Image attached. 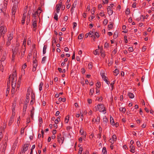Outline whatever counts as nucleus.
Instances as JSON below:
<instances>
[{
	"label": "nucleus",
	"mask_w": 154,
	"mask_h": 154,
	"mask_svg": "<svg viewBox=\"0 0 154 154\" xmlns=\"http://www.w3.org/2000/svg\"><path fill=\"white\" fill-rule=\"evenodd\" d=\"M83 148L82 147H81L79 149V152L78 153V154H82V152L83 151Z\"/></svg>",
	"instance_id": "cd10ccee"
},
{
	"label": "nucleus",
	"mask_w": 154,
	"mask_h": 154,
	"mask_svg": "<svg viewBox=\"0 0 154 154\" xmlns=\"http://www.w3.org/2000/svg\"><path fill=\"white\" fill-rule=\"evenodd\" d=\"M88 102L90 104L92 103V100L90 99H88Z\"/></svg>",
	"instance_id": "052dcab7"
},
{
	"label": "nucleus",
	"mask_w": 154,
	"mask_h": 154,
	"mask_svg": "<svg viewBox=\"0 0 154 154\" xmlns=\"http://www.w3.org/2000/svg\"><path fill=\"white\" fill-rule=\"evenodd\" d=\"M14 116L13 115L11 118L9 122V125H11V123L13 122V119H14Z\"/></svg>",
	"instance_id": "2eb2a0df"
},
{
	"label": "nucleus",
	"mask_w": 154,
	"mask_h": 154,
	"mask_svg": "<svg viewBox=\"0 0 154 154\" xmlns=\"http://www.w3.org/2000/svg\"><path fill=\"white\" fill-rule=\"evenodd\" d=\"M26 18V16L24 14H23V17L22 20V23L23 24L24 23L25 19Z\"/></svg>",
	"instance_id": "dca6fc26"
},
{
	"label": "nucleus",
	"mask_w": 154,
	"mask_h": 154,
	"mask_svg": "<svg viewBox=\"0 0 154 154\" xmlns=\"http://www.w3.org/2000/svg\"><path fill=\"white\" fill-rule=\"evenodd\" d=\"M20 82L19 81H18L17 82V90L18 89L19 87L20 86Z\"/></svg>",
	"instance_id": "72a5a7b5"
},
{
	"label": "nucleus",
	"mask_w": 154,
	"mask_h": 154,
	"mask_svg": "<svg viewBox=\"0 0 154 154\" xmlns=\"http://www.w3.org/2000/svg\"><path fill=\"white\" fill-rule=\"evenodd\" d=\"M5 60V57H2L1 58V62L4 61Z\"/></svg>",
	"instance_id": "69168bd1"
},
{
	"label": "nucleus",
	"mask_w": 154,
	"mask_h": 154,
	"mask_svg": "<svg viewBox=\"0 0 154 154\" xmlns=\"http://www.w3.org/2000/svg\"><path fill=\"white\" fill-rule=\"evenodd\" d=\"M130 148L131 149V152L133 153L134 152V150L135 149V147L133 145L131 144L130 146Z\"/></svg>",
	"instance_id": "ddd939ff"
},
{
	"label": "nucleus",
	"mask_w": 154,
	"mask_h": 154,
	"mask_svg": "<svg viewBox=\"0 0 154 154\" xmlns=\"http://www.w3.org/2000/svg\"><path fill=\"white\" fill-rule=\"evenodd\" d=\"M60 119L59 117L57 118V119H56L55 120V123L57 124L58 123V122L60 121Z\"/></svg>",
	"instance_id": "473e14b6"
},
{
	"label": "nucleus",
	"mask_w": 154,
	"mask_h": 154,
	"mask_svg": "<svg viewBox=\"0 0 154 154\" xmlns=\"http://www.w3.org/2000/svg\"><path fill=\"white\" fill-rule=\"evenodd\" d=\"M100 84L99 83L97 82L96 83V86L97 87H98V88H99L100 87Z\"/></svg>",
	"instance_id": "4d7b16f0"
},
{
	"label": "nucleus",
	"mask_w": 154,
	"mask_h": 154,
	"mask_svg": "<svg viewBox=\"0 0 154 154\" xmlns=\"http://www.w3.org/2000/svg\"><path fill=\"white\" fill-rule=\"evenodd\" d=\"M92 68V65H91V64L90 63L88 65V68L89 69H91Z\"/></svg>",
	"instance_id": "6e6d98bb"
},
{
	"label": "nucleus",
	"mask_w": 154,
	"mask_h": 154,
	"mask_svg": "<svg viewBox=\"0 0 154 154\" xmlns=\"http://www.w3.org/2000/svg\"><path fill=\"white\" fill-rule=\"evenodd\" d=\"M13 38V36L12 34L10 33L8 36V39L9 40H10V41H11V40Z\"/></svg>",
	"instance_id": "4be33fe9"
},
{
	"label": "nucleus",
	"mask_w": 154,
	"mask_h": 154,
	"mask_svg": "<svg viewBox=\"0 0 154 154\" xmlns=\"http://www.w3.org/2000/svg\"><path fill=\"white\" fill-rule=\"evenodd\" d=\"M61 135L60 134L59 135H58L57 137L58 141L59 143H60V138H61Z\"/></svg>",
	"instance_id": "4c0bfd02"
},
{
	"label": "nucleus",
	"mask_w": 154,
	"mask_h": 154,
	"mask_svg": "<svg viewBox=\"0 0 154 154\" xmlns=\"http://www.w3.org/2000/svg\"><path fill=\"white\" fill-rule=\"evenodd\" d=\"M3 65L2 64V63H0V69L2 72H3Z\"/></svg>",
	"instance_id": "393cba45"
},
{
	"label": "nucleus",
	"mask_w": 154,
	"mask_h": 154,
	"mask_svg": "<svg viewBox=\"0 0 154 154\" xmlns=\"http://www.w3.org/2000/svg\"><path fill=\"white\" fill-rule=\"evenodd\" d=\"M108 21L106 19H105L103 22V23L105 25H106Z\"/></svg>",
	"instance_id": "37998d69"
},
{
	"label": "nucleus",
	"mask_w": 154,
	"mask_h": 154,
	"mask_svg": "<svg viewBox=\"0 0 154 154\" xmlns=\"http://www.w3.org/2000/svg\"><path fill=\"white\" fill-rule=\"evenodd\" d=\"M115 83V81H113L110 84V85L111 86L112 90L113 89V85Z\"/></svg>",
	"instance_id": "a18cd8bd"
},
{
	"label": "nucleus",
	"mask_w": 154,
	"mask_h": 154,
	"mask_svg": "<svg viewBox=\"0 0 154 154\" xmlns=\"http://www.w3.org/2000/svg\"><path fill=\"white\" fill-rule=\"evenodd\" d=\"M24 128H22L21 131V134H23L24 132Z\"/></svg>",
	"instance_id": "338daca9"
},
{
	"label": "nucleus",
	"mask_w": 154,
	"mask_h": 154,
	"mask_svg": "<svg viewBox=\"0 0 154 154\" xmlns=\"http://www.w3.org/2000/svg\"><path fill=\"white\" fill-rule=\"evenodd\" d=\"M6 144H4L3 146V147L2 149H1L0 150V153H2V154H4V152L5 151V150L6 149Z\"/></svg>",
	"instance_id": "9d476101"
},
{
	"label": "nucleus",
	"mask_w": 154,
	"mask_h": 154,
	"mask_svg": "<svg viewBox=\"0 0 154 154\" xmlns=\"http://www.w3.org/2000/svg\"><path fill=\"white\" fill-rule=\"evenodd\" d=\"M127 36L126 35L124 36V38L125 40V43H127L128 42V40L127 39Z\"/></svg>",
	"instance_id": "603ef678"
},
{
	"label": "nucleus",
	"mask_w": 154,
	"mask_h": 154,
	"mask_svg": "<svg viewBox=\"0 0 154 154\" xmlns=\"http://www.w3.org/2000/svg\"><path fill=\"white\" fill-rule=\"evenodd\" d=\"M43 83L42 82H41L39 85V90L40 91L42 90V87L43 86Z\"/></svg>",
	"instance_id": "aec40b11"
},
{
	"label": "nucleus",
	"mask_w": 154,
	"mask_h": 154,
	"mask_svg": "<svg viewBox=\"0 0 154 154\" xmlns=\"http://www.w3.org/2000/svg\"><path fill=\"white\" fill-rule=\"evenodd\" d=\"M119 110L120 111L123 112H125L126 111V109L125 108L120 107L119 109Z\"/></svg>",
	"instance_id": "a878e982"
},
{
	"label": "nucleus",
	"mask_w": 154,
	"mask_h": 154,
	"mask_svg": "<svg viewBox=\"0 0 154 154\" xmlns=\"http://www.w3.org/2000/svg\"><path fill=\"white\" fill-rule=\"evenodd\" d=\"M94 35L96 36V37H99V35H98V33L97 32H95Z\"/></svg>",
	"instance_id": "680f3d73"
},
{
	"label": "nucleus",
	"mask_w": 154,
	"mask_h": 154,
	"mask_svg": "<svg viewBox=\"0 0 154 154\" xmlns=\"http://www.w3.org/2000/svg\"><path fill=\"white\" fill-rule=\"evenodd\" d=\"M108 14L109 15H111L112 14V11L111 10L108 11Z\"/></svg>",
	"instance_id": "58836bf2"
},
{
	"label": "nucleus",
	"mask_w": 154,
	"mask_h": 154,
	"mask_svg": "<svg viewBox=\"0 0 154 154\" xmlns=\"http://www.w3.org/2000/svg\"><path fill=\"white\" fill-rule=\"evenodd\" d=\"M57 13H56L54 14V18L56 20H58V15L57 14Z\"/></svg>",
	"instance_id": "2f4dec72"
},
{
	"label": "nucleus",
	"mask_w": 154,
	"mask_h": 154,
	"mask_svg": "<svg viewBox=\"0 0 154 154\" xmlns=\"http://www.w3.org/2000/svg\"><path fill=\"white\" fill-rule=\"evenodd\" d=\"M94 92V90L93 89H91L90 91V94L92 95Z\"/></svg>",
	"instance_id": "79ce46f5"
},
{
	"label": "nucleus",
	"mask_w": 154,
	"mask_h": 154,
	"mask_svg": "<svg viewBox=\"0 0 154 154\" xmlns=\"http://www.w3.org/2000/svg\"><path fill=\"white\" fill-rule=\"evenodd\" d=\"M146 124L144 123L142 125V127L143 128H144L146 127Z\"/></svg>",
	"instance_id": "774afa93"
},
{
	"label": "nucleus",
	"mask_w": 154,
	"mask_h": 154,
	"mask_svg": "<svg viewBox=\"0 0 154 154\" xmlns=\"http://www.w3.org/2000/svg\"><path fill=\"white\" fill-rule=\"evenodd\" d=\"M110 122L112 125H114V120L112 117H110Z\"/></svg>",
	"instance_id": "b1692460"
},
{
	"label": "nucleus",
	"mask_w": 154,
	"mask_h": 154,
	"mask_svg": "<svg viewBox=\"0 0 154 154\" xmlns=\"http://www.w3.org/2000/svg\"><path fill=\"white\" fill-rule=\"evenodd\" d=\"M70 1V0H67V2H66V8L67 9L69 8L70 7V5H69V2Z\"/></svg>",
	"instance_id": "412c9836"
},
{
	"label": "nucleus",
	"mask_w": 154,
	"mask_h": 154,
	"mask_svg": "<svg viewBox=\"0 0 154 154\" xmlns=\"http://www.w3.org/2000/svg\"><path fill=\"white\" fill-rule=\"evenodd\" d=\"M128 50L130 52H132L133 51V49L132 47H129L128 48Z\"/></svg>",
	"instance_id": "3c124183"
},
{
	"label": "nucleus",
	"mask_w": 154,
	"mask_h": 154,
	"mask_svg": "<svg viewBox=\"0 0 154 154\" xmlns=\"http://www.w3.org/2000/svg\"><path fill=\"white\" fill-rule=\"evenodd\" d=\"M128 95L129 97L131 98H133L134 97V95L133 94L131 93H129Z\"/></svg>",
	"instance_id": "a211bd4d"
},
{
	"label": "nucleus",
	"mask_w": 154,
	"mask_h": 154,
	"mask_svg": "<svg viewBox=\"0 0 154 154\" xmlns=\"http://www.w3.org/2000/svg\"><path fill=\"white\" fill-rule=\"evenodd\" d=\"M27 106V103H26L24 104L23 108V113L25 114V112L26 111V109Z\"/></svg>",
	"instance_id": "4468645a"
},
{
	"label": "nucleus",
	"mask_w": 154,
	"mask_h": 154,
	"mask_svg": "<svg viewBox=\"0 0 154 154\" xmlns=\"http://www.w3.org/2000/svg\"><path fill=\"white\" fill-rule=\"evenodd\" d=\"M125 13L126 14H129L130 13L129 9L128 8H127L126 11Z\"/></svg>",
	"instance_id": "c03bdc74"
},
{
	"label": "nucleus",
	"mask_w": 154,
	"mask_h": 154,
	"mask_svg": "<svg viewBox=\"0 0 154 154\" xmlns=\"http://www.w3.org/2000/svg\"><path fill=\"white\" fill-rule=\"evenodd\" d=\"M136 144H137V146H138V147H140V142L139 141H137L136 142Z\"/></svg>",
	"instance_id": "5fc2aeb1"
},
{
	"label": "nucleus",
	"mask_w": 154,
	"mask_h": 154,
	"mask_svg": "<svg viewBox=\"0 0 154 154\" xmlns=\"http://www.w3.org/2000/svg\"><path fill=\"white\" fill-rule=\"evenodd\" d=\"M100 52L101 54V55L102 57H104L105 56V54L104 52L103 51L102 48L100 49Z\"/></svg>",
	"instance_id": "f3484780"
},
{
	"label": "nucleus",
	"mask_w": 154,
	"mask_h": 154,
	"mask_svg": "<svg viewBox=\"0 0 154 154\" xmlns=\"http://www.w3.org/2000/svg\"><path fill=\"white\" fill-rule=\"evenodd\" d=\"M105 82H106L108 85L110 83L108 81L107 79H106V78L104 79H103Z\"/></svg>",
	"instance_id": "49530a36"
},
{
	"label": "nucleus",
	"mask_w": 154,
	"mask_h": 154,
	"mask_svg": "<svg viewBox=\"0 0 154 154\" xmlns=\"http://www.w3.org/2000/svg\"><path fill=\"white\" fill-rule=\"evenodd\" d=\"M64 139V138L63 137H61V138H60V141H62V142H61L62 144L63 143Z\"/></svg>",
	"instance_id": "13d9d810"
},
{
	"label": "nucleus",
	"mask_w": 154,
	"mask_h": 154,
	"mask_svg": "<svg viewBox=\"0 0 154 154\" xmlns=\"http://www.w3.org/2000/svg\"><path fill=\"white\" fill-rule=\"evenodd\" d=\"M62 5V2L61 1H60L59 2V4H57V5H59V6H61V7Z\"/></svg>",
	"instance_id": "e2e57ef3"
},
{
	"label": "nucleus",
	"mask_w": 154,
	"mask_h": 154,
	"mask_svg": "<svg viewBox=\"0 0 154 154\" xmlns=\"http://www.w3.org/2000/svg\"><path fill=\"white\" fill-rule=\"evenodd\" d=\"M42 11L40 8H39L37 11L34 13H32V16L33 17V19L32 20V25L33 28V30L34 31L35 30L36 27L37 26V22L38 19V17Z\"/></svg>",
	"instance_id": "f257e3e1"
},
{
	"label": "nucleus",
	"mask_w": 154,
	"mask_h": 154,
	"mask_svg": "<svg viewBox=\"0 0 154 154\" xmlns=\"http://www.w3.org/2000/svg\"><path fill=\"white\" fill-rule=\"evenodd\" d=\"M76 5V2L75 1L73 4V5H72V8H75Z\"/></svg>",
	"instance_id": "8fccbe9b"
},
{
	"label": "nucleus",
	"mask_w": 154,
	"mask_h": 154,
	"mask_svg": "<svg viewBox=\"0 0 154 154\" xmlns=\"http://www.w3.org/2000/svg\"><path fill=\"white\" fill-rule=\"evenodd\" d=\"M118 36V33L117 32H115L114 34L113 37L114 38H116Z\"/></svg>",
	"instance_id": "c9c22d12"
},
{
	"label": "nucleus",
	"mask_w": 154,
	"mask_h": 154,
	"mask_svg": "<svg viewBox=\"0 0 154 154\" xmlns=\"http://www.w3.org/2000/svg\"><path fill=\"white\" fill-rule=\"evenodd\" d=\"M10 80H9V81H8L7 82V85H8V87L7 89V90L6 92V96H7L8 94L9 91V88L8 87V85H10Z\"/></svg>",
	"instance_id": "6e6552de"
},
{
	"label": "nucleus",
	"mask_w": 154,
	"mask_h": 154,
	"mask_svg": "<svg viewBox=\"0 0 154 154\" xmlns=\"http://www.w3.org/2000/svg\"><path fill=\"white\" fill-rule=\"evenodd\" d=\"M20 0H12L13 2L14 3L12 9V19L14 20L15 18V13L18 8V5Z\"/></svg>",
	"instance_id": "f03ea898"
},
{
	"label": "nucleus",
	"mask_w": 154,
	"mask_h": 154,
	"mask_svg": "<svg viewBox=\"0 0 154 154\" xmlns=\"http://www.w3.org/2000/svg\"><path fill=\"white\" fill-rule=\"evenodd\" d=\"M114 72L116 74L115 75H117L119 73V70L117 69H116L114 71Z\"/></svg>",
	"instance_id": "bb28decb"
},
{
	"label": "nucleus",
	"mask_w": 154,
	"mask_h": 154,
	"mask_svg": "<svg viewBox=\"0 0 154 154\" xmlns=\"http://www.w3.org/2000/svg\"><path fill=\"white\" fill-rule=\"evenodd\" d=\"M98 49H96L94 52V54L95 55H97L98 54Z\"/></svg>",
	"instance_id": "a19ab883"
},
{
	"label": "nucleus",
	"mask_w": 154,
	"mask_h": 154,
	"mask_svg": "<svg viewBox=\"0 0 154 154\" xmlns=\"http://www.w3.org/2000/svg\"><path fill=\"white\" fill-rule=\"evenodd\" d=\"M73 29H74V28H75V27H76L77 26V23H76L74 22V23H73Z\"/></svg>",
	"instance_id": "864d4df0"
},
{
	"label": "nucleus",
	"mask_w": 154,
	"mask_h": 154,
	"mask_svg": "<svg viewBox=\"0 0 154 154\" xmlns=\"http://www.w3.org/2000/svg\"><path fill=\"white\" fill-rule=\"evenodd\" d=\"M103 122L104 123L106 124L108 122V120L106 117L105 116L103 119Z\"/></svg>",
	"instance_id": "5701e85b"
},
{
	"label": "nucleus",
	"mask_w": 154,
	"mask_h": 154,
	"mask_svg": "<svg viewBox=\"0 0 154 154\" xmlns=\"http://www.w3.org/2000/svg\"><path fill=\"white\" fill-rule=\"evenodd\" d=\"M10 40H9V39H8V41L6 43V45L8 46L9 45H10Z\"/></svg>",
	"instance_id": "bf43d9fd"
},
{
	"label": "nucleus",
	"mask_w": 154,
	"mask_h": 154,
	"mask_svg": "<svg viewBox=\"0 0 154 154\" xmlns=\"http://www.w3.org/2000/svg\"><path fill=\"white\" fill-rule=\"evenodd\" d=\"M101 76H102V77L103 79H104L106 78V77L105 76V75L104 73H103L101 75Z\"/></svg>",
	"instance_id": "09e8293b"
},
{
	"label": "nucleus",
	"mask_w": 154,
	"mask_h": 154,
	"mask_svg": "<svg viewBox=\"0 0 154 154\" xmlns=\"http://www.w3.org/2000/svg\"><path fill=\"white\" fill-rule=\"evenodd\" d=\"M47 48V47L45 45H44L43 48V54H45L46 53V50Z\"/></svg>",
	"instance_id": "c756f323"
},
{
	"label": "nucleus",
	"mask_w": 154,
	"mask_h": 154,
	"mask_svg": "<svg viewBox=\"0 0 154 154\" xmlns=\"http://www.w3.org/2000/svg\"><path fill=\"white\" fill-rule=\"evenodd\" d=\"M69 117H68V118H65V122L66 123H67L68 122V121H69Z\"/></svg>",
	"instance_id": "de8ad7c7"
},
{
	"label": "nucleus",
	"mask_w": 154,
	"mask_h": 154,
	"mask_svg": "<svg viewBox=\"0 0 154 154\" xmlns=\"http://www.w3.org/2000/svg\"><path fill=\"white\" fill-rule=\"evenodd\" d=\"M46 57H44L42 58V63H45V62L46 60Z\"/></svg>",
	"instance_id": "f704fd0d"
},
{
	"label": "nucleus",
	"mask_w": 154,
	"mask_h": 154,
	"mask_svg": "<svg viewBox=\"0 0 154 154\" xmlns=\"http://www.w3.org/2000/svg\"><path fill=\"white\" fill-rule=\"evenodd\" d=\"M16 73H15V72H14V74H13L12 76L11 77V78H12V92H13V90H15V88L16 87V85L17 81V79L16 77Z\"/></svg>",
	"instance_id": "7ed1b4c3"
},
{
	"label": "nucleus",
	"mask_w": 154,
	"mask_h": 154,
	"mask_svg": "<svg viewBox=\"0 0 154 154\" xmlns=\"http://www.w3.org/2000/svg\"><path fill=\"white\" fill-rule=\"evenodd\" d=\"M112 139L113 141H115L116 139V137L115 135H113L112 137Z\"/></svg>",
	"instance_id": "e433bc0d"
},
{
	"label": "nucleus",
	"mask_w": 154,
	"mask_h": 154,
	"mask_svg": "<svg viewBox=\"0 0 154 154\" xmlns=\"http://www.w3.org/2000/svg\"><path fill=\"white\" fill-rule=\"evenodd\" d=\"M113 27L112 24V23H110L109 25H108V27L109 29H111Z\"/></svg>",
	"instance_id": "ea45409f"
},
{
	"label": "nucleus",
	"mask_w": 154,
	"mask_h": 154,
	"mask_svg": "<svg viewBox=\"0 0 154 154\" xmlns=\"http://www.w3.org/2000/svg\"><path fill=\"white\" fill-rule=\"evenodd\" d=\"M37 65V61L35 60L33 61V68L32 69V71L33 72H34L36 70Z\"/></svg>",
	"instance_id": "0eeeda50"
},
{
	"label": "nucleus",
	"mask_w": 154,
	"mask_h": 154,
	"mask_svg": "<svg viewBox=\"0 0 154 154\" xmlns=\"http://www.w3.org/2000/svg\"><path fill=\"white\" fill-rule=\"evenodd\" d=\"M102 152L103 154H106L107 151L105 147H104L103 148Z\"/></svg>",
	"instance_id": "6ab92c4d"
},
{
	"label": "nucleus",
	"mask_w": 154,
	"mask_h": 154,
	"mask_svg": "<svg viewBox=\"0 0 154 154\" xmlns=\"http://www.w3.org/2000/svg\"><path fill=\"white\" fill-rule=\"evenodd\" d=\"M2 5H1L0 6V13L3 12L4 13V11L5 9V7H6V5H5V4H4V8H3L2 6Z\"/></svg>",
	"instance_id": "9b49d317"
},
{
	"label": "nucleus",
	"mask_w": 154,
	"mask_h": 154,
	"mask_svg": "<svg viewBox=\"0 0 154 154\" xmlns=\"http://www.w3.org/2000/svg\"><path fill=\"white\" fill-rule=\"evenodd\" d=\"M61 7V6H59V5H56L55 7L56 11H57V13H58L59 11H60Z\"/></svg>",
	"instance_id": "f8f14e48"
},
{
	"label": "nucleus",
	"mask_w": 154,
	"mask_h": 154,
	"mask_svg": "<svg viewBox=\"0 0 154 154\" xmlns=\"http://www.w3.org/2000/svg\"><path fill=\"white\" fill-rule=\"evenodd\" d=\"M6 29L3 26H1L0 27V36L3 34H5L6 32Z\"/></svg>",
	"instance_id": "423d86ee"
},
{
	"label": "nucleus",
	"mask_w": 154,
	"mask_h": 154,
	"mask_svg": "<svg viewBox=\"0 0 154 154\" xmlns=\"http://www.w3.org/2000/svg\"><path fill=\"white\" fill-rule=\"evenodd\" d=\"M29 145L28 144H26V145H25L23 146V149L22 150V152H25L27 150Z\"/></svg>",
	"instance_id": "1a4fd4ad"
},
{
	"label": "nucleus",
	"mask_w": 154,
	"mask_h": 154,
	"mask_svg": "<svg viewBox=\"0 0 154 154\" xmlns=\"http://www.w3.org/2000/svg\"><path fill=\"white\" fill-rule=\"evenodd\" d=\"M83 37V35L82 34H79L78 37V38L79 39H82Z\"/></svg>",
	"instance_id": "c85d7f7f"
},
{
	"label": "nucleus",
	"mask_w": 154,
	"mask_h": 154,
	"mask_svg": "<svg viewBox=\"0 0 154 154\" xmlns=\"http://www.w3.org/2000/svg\"><path fill=\"white\" fill-rule=\"evenodd\" d=\"M31 114L30 116L32 119H33L34 114V111H33V110H31L30 111Z\"/></svg>",
	"instance_id": "7c9ffc66"
},
{
	"label": "nucleus",
	"mask_w": 154,
	"mask_h": 154,
	"mask_svg": "<svg viewBox=\"0 0 154 154\" xmlns=\"http://www.w3.org/2000/svg\"><path fill=\"white\" fill-rule=\"evenodd\" d=\"M39 121L40 123V124H41L42 123V119L41 118H40L39 119Z\"/></svg>",
	"instance_id": "0e129e2a"
},
{
	"label": "nucleus",
	"mask_w": 154,
	"mask_h": 154,
	"mask_svg": "<svg viewBox=\"0 0 154 154\" xmlns=\"http://www.w3.org/2000/svg\"><path fill=\"white\" fill-rule=\"evenodd\" d=\"M18 45H17V46L13 50V49H12V51H13V55H12V57L13 58L14 57L15 55L17 54V52H18V53H20V52H19L18 51Z\"/></svg>",
	"instance_id": "39448f33"
},
{
	"label": "nucleus",
	"mask_w": 154,
	"mask_h": 154,
	"mask_svg": "<svg viewBox=\"0 0 154 154\" xmlns=\"http://www.w3.org/2000/svg\"><path fill=\"white\" fill-rule=\"evenodd\" d=\"M95 107L97 110H98L100 112H104V114L106 113V112H104L106 110L104 106L102 104H98L97 105V107Z\"/></svg>",
	"instance_id": "20e7f679"
}]
</instances>
